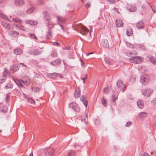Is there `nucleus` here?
Listing matches in <instances>:
<instances>
[{"instance_id":"1","label":"nucleus","mask_w":156,"mask_h":156,"mask_svg":"<svg viewBox=\"0 0 156 156\" xmlns=\"http://www.w3.org/2000/svg\"><path fill=\"white\" fill-rule=\"evenodd\" d=\"M43 14L44 18L48 22L46 26L48 27V32L46 34V37L47 39H48L52 36L53 32L52 29L54 28L55 24L51 21L50 16L47 12L44 11Z\"/></svg>"},{"instance_id":"2","label":"nucleus","mask_w":156,"mask_h":156,"mask_svg":"<svg viewBox=\"0 0 156 156\" xmlns=\"http://www.w3.org/2000/svg\"><path fill=\"white\" fill-rule=\"evenodd\" d=\"M151 81L150 76L147 74H144L142 75L140 78V82L144 86L147 85Z\"/></svg>"},{"instance_id":"3","label":"nucleus","mask_w":156,"mask_h":156,"mask_svg":"<svg viewBox=\"0 0 156 156\" xmlns=\"http://www.w3.org/2000/svg\"><path fill=\"white\" fill-rule=\"evenodd\" d=\"M56 17L57 18L58 23L61 27L62 30L64 31V28L62 25V24L64 23L65 21V19L63 17L57 16Z\"/></svg>"},{"instance_id":"4","label":"nucleus","mask_w":156,"mask_h":156,"mask_svg":"<svg viewBox=\"0 0 156 156\" xmlns=\"http://www.w3.org/2000/svg\"><path fill=\"white\" fill-rule=\"evenodd\" d=\"M69 107L76 112H79L80 111V108L75 102H72L69 104Z\"/></svg>"},{"instance_id":"5","label":"nucleus","mask_w":156,"mask_h":156,"mask_svg":"<svg viewBox=\"0 0 156 156\" xmlns=\"http://www.w3.org/2000/svg\"><path fill=\"white\" fill-rule=\"evenodd\" d=\"M100 45L101 48H108L109 47V43L107 39H103L100 41Z\"/></svg>"},{"instance_id":"6","label":"nucleus","mask_w":156,"mask_h":156,"mask_svg":"<svg viewBox=\"0 0 156 156\" xmlns=\"http://www.w3.org/2000/svg\"><path fill=\"white\" fill-rule=\"evenodd\" d=\"M153 90L151 88H147L142 90V92L143 95L147 98L149 97L153 93Z\"/></svg>"},{"instance_id":"7","label":"nucleus","mask_w":156,"mask_h":156,"mask_svg":"<svg viewBox=\"0 0 156 156\" xmlns=\"http://www.w3.org/2000/svg\"><path fill=\"white\" fill-rule=\"evenodd\" d=\"M55 152V150L52 148L46 149L45 153L46 156H53Z\"/></svg>"},{"instance_id":"8","label":"nucleus","mask_w":156,"mask_h":156,"mask_svg":"<svg viewBox=\"0 0 156 156\" xmlns=\"http://www.w3.org/2000/svg\"><path fill=\"white\" fill-rule=\"evenodd\" d=\"M129 60L131 62H134L136 64L140 63L142 61L141 58L139 56H136L134 58H129Z\"/></svg>"},{"instance_id":"9","label":"nucleus","mask_w":156,"mask_h":156,"mask_svg":"<svg viewBox=\"0 0 156 156\" xmlns=\"http://www.w3.org/2000/svg\"><path fill=\"white\" fill-rule=\"evenodd\" d=\"M79 29L80 33L83 35H86L88 32V30L87 28L83 25L80 26Z\"/></svg>"},{"instance_id":"10","label":"nucleus","mask_w":156,"mask_h":156,"mask_svg":"<svg viewBox=\"0 0 156 156\" xmlns=\"http://www.w3.org/2000/svg\"><path fill=\"white\" fill-rule=\"evenodd\" d=\"M125 54L126 56L131 58H134L137 55V53L136 51H133L132 52L127 51L125 52Z\"/></svg>"},{"instance_id":"11","label":"nucleus","mask_w":156,"mask_h":156,"mask_svg":"<svg viewBox=\"0 0 156 156\" xmlns=\"http://www.w3.org/2000/svg\"><path fill=\"white\" fill-rule=\"evenodd\" d=\"M43 51H40L39 49H36L30 51H29V53L33 55H39Z\"/></svg>"},{"instance_id":"12","label":"nucleus","mask_w":156,"mask_h":156,"mask_svg":"<svg viewBox=\"0 0 156 156\" xmlns=\"http://www.w3.org/2000/svg\"><path fill=\"white\" fill-rule=\"evenodd\" d=\"M8 73V70L6 68H5L4 69V72L3 73L2 79H0V82L1 83H2L5 81V80L6 79V75Z\"/></svg>"},{"instance_id":"13","label":"nucleus","mask_w":156,"mask_h":156,"mask_svg":"<svg viewBox=\"0 0 156 156\" xmlns=\"http://www.w3.org/2000/svg\"><path fill=\"white\" fill-rule=\"evenodd\" d=\"M136 27L139 29H141L144 28V24L143 21L140 20L136 23Z\"/></svg>"},{"instance_id":"14","label":"nucleus","mask_w":156,"mask_h":156,"mask_svg":"<svg viewBox=\"0 0 156 156\" xmlns=\"http://www.w3.org/2000/svg\"><path fill=\"white\" fill-rule=\"evenodd\" d=\"M80 95V90L79 87H77L75 90L74 96L75 98H78Z\"/></svg>"},{"instance_id":"15","label":"nucleus","mask_w":156,"mask_h":156,"mask_svg":"<svg viewBox=\"0 0 156 156\" xmlns=\"http://www.w3.org/2000/svg\"><path fill=\"white\" fill-rule=\"evenodd\" d=\"M24 0H16L15 1V5L18 6H21L24 3Z\"/></svg>"},{"instance_id":"16","label":"nucleus","mask_w":156,"mask_h":156,"mask_svg":"<svg viewBox=\"0 0 156 156\" xmlns=\"http://www.w3.org/2000/svg\"><path fill=\"white\" fill-rule=\"evenodd\" d=\"M80 100L83 102L84 106L87 107L88 104V101L86 99V97L84 95H82L81 97Z\"/></svg>"},{"instance_id":"17","label":"nucleus","mask_w":156,"mask_h":156,"mask_svg":"<svg viewBox=\"0 0 156 156\" xmlns=\"http://www.w3.org/2000/svg\"><path fill=\"white\" fill-rule=\"evenodd\" d=\"M115 23L117 26L118 27H120L123 25V22L122 20L119 19L116 20Z\"/></svg>"},{"instance_id":"18","label":"nucleus","mask_w":156,"mask_h":156,"mask_svg":"<svg viewBox=\"0 0 156 156\" xmlns=\"http://www.w3.org/2000/svg\"><path fill=\"white\" fill-rule=\"evenodd\" d=\"M22 82L27 86H28L30 84L29 79L26 77L23 79V80L22 81Z\"/></svg>"},{"instance_id":"19","label":"nucleus","mask_w":156,"mask_h":156,"mask_svg":"<svg viewBox=\"0 0 156 156\" xmlns=\"http://www.w3.org/2000/svg\"><path fill=\"white\" fill-rule=\"evenodd\" d=\"M127 8L128 9V10L131 12H134L136 9V8L135 6L132 5H128Z\"/></svg>"},{"instance_id":"20","label":"nucleus","mask_w":156,"mask_h":156,"mask_svg":"<svg viewBox=\"0 0 156 156\" xmlns=\"http://www.w3.org/2000/svg\"><path fill=\"white\" fill-rule=\"evenodd\" d=\"M61 60L60 59H57L54 61H52L50 63V64L53 66H56L59 65L61 62Z\"/></svg>"},{"instance_id":"21","label":"nucleus","mask_w":156,"mask_h":156,"mask_svg":"<svg viewBox=\"0 0 156 156\" xmlns=\"http://www.w3.org/2000/svg\"><path fill=\"white\" fill-rule=\"evenodd\" d=\"M14 53L16 55L21 54L23 52V51L20 48H17L15 49L13 51Z\"/></svg>"},{"instance_id":"22","label":"nucleus","mask_w":156,"mask_h":156,"mask_svg":"<svg viewBox=\"0 0 156 156\" xmlns=\"http://www.w3.org/2000/svg\"><path fill=\"white\" fill-rule=\"evenodd\" d=\"M13 80L17 84L19 87H23V85L21 82V81L17 79H13Z\"/></svg>"},{"instance_id":"23","label":"nucleus","mask_w":156,"mask_h":156,"mask_svg":"<svg viewBox=\"0 0 156 156\" xmlns=\"http://www.w3.org/2000/svg\"><path fill=\"white\" fill-rule=\"evenodd\" d=\"M25 23H26L29 24L33 25H35L37 24V23L36 21L32 20H27L25 21Z\"/></svg>"},{"instance_id":"24","label":"nucleus","mask_w":156,"mask_h":156,"mask_svg":"<svg viewBox=\"0 0 156 156\" xmlns=\"http://www.w3.org/2000/svg\"><path fill=\"white\" fill-rule=\"evenodd\" d=\"M126 34L128 36H131L133 34V31L131 28H128L126 31Z\"/></svg>"},{"instance_id":"25","label":"nucleus","mask_w":156,"mask_h":156,"mask_svg":"<svg viewBox=\"0 0 156 156\" xmlns=\"http://www.w3.org/2000/svg\"><path fill=\"white\" fill-rule=\"evenodd\" d=\"M2 26L8 29H10L9 24L5 21H3L2 23Z\"/></svg>"},{"instance_id":"26","label":"nucleus","mask_w":156,"mask_h":156,"mask_svg":"<svg viewBox=\"0 0 156 156\" xmlns=\"http://www.w3.org/2000/svg\"><path fill=\"white\" fill-rule=\"evenodd\" d=\"M137 104L138 107L140 108H142L144 107V104L143 101L141 100L138 101Z\"/></svg>"},{"instance_id":"27","label":"nucleus","mask_w":156,"mask_h":156,"mask_svg":"<svg viewBox=\"0 0 156 156\" xmlns=\"http://www.w3.org/2000/svg\"><path fill=\"white\" fill-rule=\"evenodd\" d=\"M117 99V97L115 95H113L112 96L110 99V102L112 104L113 103L115 102V100Z\"/></svg>"},{"instance_id":"28","label":"nucleus","mask_w":156,"mask_h":156,"mask_svg":"<svg viewBox=\"0 0 156 156\" xmlns=\"http://www.w3.org/2000/svg\"><path fill=\"white\" fill-rule=\"evenodd\" d=\"M58 73H54L53 74L50 73L48 75V76L49 77L51 78L55 79L58 76Z\"/></svg>"},{"instance_id":"29","label":"nucleus","mask_w":156,"mask_h":156,"mask_svg":"<svg viewBox=\"0 0 156 156\" xmlns=\"http://www.w3.org/2000/svg\"><path fill=\"white\" fill-rule=\"evenodd\" d=\"M12 20L14 22L19 23H21L22 22V20L18 18H13Z\"/></svg>"},{"instance_id":"30","label":"nucleus","mask_w":156,"mask_h":156,"mask_svg":"<svg viewBox=\"0 0 156 156\" xmlns=\"http://www.w3.org/2000/svg\"><path fill=\"white\" fill-rule=\"evenodd\" d=\"M17 28L21 30L25 31L26 30V28L23 26L22 25L18 26L17 24L15 25Z\"/></svg>"},{"instance_id":"31","label":"nucleus","mask_w":156,"mask_h":156,"mask_svg":"<svg viewBox=\"0 0 156 156\" xmlns=\"http://www.w3.org/2000/svg\"><path fill=\"white\" fill-rule=\"evenodd\" d=\"M88 117L87 115H86L83 117H82L81 120L82 121L85 122V124H87L88 123Z\"/></svg>"},{"instance_id":"32","label":"nucleus","mask_w":156,"mask_h":156,"mask_svg":"<svg viewBox=\"0 0 156 156\" xmlns=\"http://www.w3.org/2000/svg\"><path fill=\"white\" fill-rule=\"evenodd\" d=\"M51 56L52 57H55L57 56V53L55 50H52L51 54Z\"/></svg>"},{"instance_id":"33","label":"nucleus","mask_w":156,"mask_h":156,"mask_svg":"<svg viewBox=\"0 0 156 156\" xmlns=\"http://www.w3.org/2000/svg\"><path fill=\"white\" fill-rule=\"evenodd\" d=\"M147 116V113L145 112H140L139 115V117L141 118H143L144 117H146Z\"/></svg>"},{"instance_id":"34","label":"nucleus","mask_w":156,"mask_h":156,"mask_svg":"<svg viewBox=\"0 0 156 156\" xmlns=\"http://www.w3.org/2000/svg\"><path fill=\"white\" fill-rule=\"evenodd\" d=\"M10 34L13 37H16L19 34V33L15 31H11L10 33Z\"/></svg>"},{"instance_id":"35","label":"nucleus","mask_w":156,"mask_h":156,"mask_svg":"<svg viewBox=\"0 0 156 156\" xmlns=\"http://www.w3.org/2000/svg\"><path fill=\"white\" fill-rule=\"evenodd\" d=\"M147 4H149L146 2L144 4L142 5L141 7V10H145L146 8Z\"/></svg>"},{"instance_id":"36","label":"nucleus","mask_w":156,"mask_h":156,"mask_svg":"<svg viewBox=\"0 0 156 156\" xmlns=\"http://www.w3.org/2000/svg\"><path fill=\"white\" fill-rule=\"evenodd\" d=\"M67 156H75V152L73 151H70L68 152Z\"/></svg>"},{"instance_id":"37","label":"nucleus","mask_w":156,"mask_h":156,"mask_svg":"<svg viewBox=\"0 0 156 156\" xmlns=\"http://www.w3.org/2000/svg\"><path fill=\"white\" fill-rule=\"evenodd\" d=\"M124 85L122 82L121 80H119L117 82V86L118 87H120Z\"/></svg>"},{"instance_id":"38","label":"nucleus","mask_w":156,"mask_h":156,"mask_svg":"<svg viewBox=\"0 0 156 156\" xmlns=\"http://www.w3.org/2000/svg\"><path fill=\"white\" fill-rule=\"evenodd\" d=\"M102 103L103 105L106 107L107 105V102L106 100L104 97L102 99Z\"/></svg>"},{"instance_id":"39","label":"nucleus","mask_w":156,"mask_h":156,"mask_svg":"<svg viewBox=\"0 0 156 156\" xmlns=\"http://www.w3.org/2000/svg\"><path fill=\"white\" fill-rule=\"evenodd\" d=\"M103 92L105 94H108L110 92V90L107 87H105L104 88Z\"/></svg>"},{"instance_id":"40","label":"nucleus","mask_w":156,"mask_h":156,"mask_svg":"<svg viewBox=\"0 0 156 156\" xmlns=\"http://www.w3.org/2000/svg\"><path fill=\"white\" fill-rule=\"evenodd\" d=\"M13 85L11 83H8L5 87V88L6 89H12Z\"/></svg>"},{"instance_id":"41","label":"nucleus","mask_w":156,"mask_h":156,"mask_svg":"<svg viewBox=\"0 0 156 156\" xmlns=\"http://www.w3.org/2000/svg\"><path fill=\"white\" fill-rule=\"evenodd\" d=\"M31 89L32 91H34V92H38L40 90V88L37 87H32Z\"/></svg>"},{"instance_id":"42","label":"nucleus","mask_w":156,"mask_h":156,"mask_svg":"<svg viewBox=\"0 0 156 156\" xmlns=\"http://www.w3.org/2000/svg\"><path fill=\"white\" fill-rule=\"evenodd\" d=\"M34 9L33 8H30L26 11V13L27 14H30L33 12L34 11Z\"/></svg>"},{"instance_id":"43","label":"nucleus","mask_w":156,"mask_h":156,"mask_svg":"<svg viewBox=\"0 0 156 156\" xmlns=\"http://www.w3.org/2000/svg\"><path fill=\"white\" fill-rule=\"evenodd\" d=\"M29 35L31 37V38L35 40L37 39V37L34 34L32 33H30L29 34Z\"/></svg>"},{"instance_id":"44","label":"nucleus","mask_w":156,"mask_h":156,"mask_svg":"<svg viewBox=\"0 0 156 156\" xmlns=\"http://www.w3.org/2000/svg\"><path fill=\"white\" fill-rule=\"evenodd\" d=\"M150 59L151 61V62L153 64H155L156 62V61L155 59L153 57H151L150 58Z\"/></svg>"},{"instance_id":"45","label":"nucleus","mask_w":156,"mask_h":156,"mask_svg":"<svg viewBox=\"0 0 156 156\" xmlns=\"http://www.w3.org/2000/svg\"><path fill=\"white\" fill-rule=\"evenodd\" d=\"M126 45L127 47L132 48L134 47V45L129 42H126Z\"/></svg>"},{"instance_id":"46","label":"nucleus","mask_w":156,"mask_h":156,"mask_svg":"<svg viewBox=\"0 0 156 156\" xmlns=\"http://www.w3.org/2000/svg\"><path fill=\"white\" fill-rule=\"evenodd\" d=\"M27 101L29 102L31 104H35V101L31 98H27Z\"/></svg>"},{"instance_id":"47","label":"nucleus","mask_w":156,"mask_h":156,"mask_svg":"<svg viewBox=\"0 0 156 156\" xmlns=\"http://www.w3.org/2000/svg\"><path fill=\"white\" fill-rule=\"evenodd\" d=\"M107 2L111 4H114L116 2V0H106Z\"/></svg>"},{"instance_id":"48","label":"nucleus","mask_w":156,"mask_h":156,"mask_svg":"<svg viewBox=\"0 0 156 156\" xmlns=\"http://www.w3.org/2000/svg\"><path fill=\"white\" fill-rule=\"evenodd\" d=\"M136 80V78L134 77H131L130 78V82L132 83Z\"/></svg>"},{"instance_id":"49","label":"nucleus","mask_w":156,"mask_h":156,"mask_svg":"<svg viewBox=\"0 0 156 156\" xmlns=\"http://www.w3.org/2000/svg\"><path fill=\"white\" fill-rule=\"evenodd\" d=\"M132 124V122L130 121L128 122L126 124V127H129V126L131 125Z\"/></svg>"},{"instance_id":"50","label":"nucleus","mask_w":156,"mask_h":156,"mask_svg":"<svg viewBox=\"0 0 156 156\" xmlns=\"http://www.w3.org/2000/svg\"><path fill=\"white\" fill-rule=\"evenodd\" d=\"M60 44V43L58 42H55L52 43V45H53L58 46Z\"/></svg>"},{"instance_id":"51","label":"nucleus","mask_w":156,"mask_h":156,"mask_svg":"<svg viewBox=\"0 0 156 156\" xmlns=\"http://www.w3.org/2000/svg\"><path fill=\"white\" fill-rule=\"evenodd\" d=\"M151 8L152 10L153 11V12H156V7H152L151 6Z\"/></svg>"},{"instance_id":"52","label":"nucleus","mask_w":156,"mask_h":156,"mask_svg":"<svg viewBox=\"0 0 156 156\" xmlns=\"http://www.w3.org/2000/svg\"><path fill=\"white\" fill-rule=\"evenodd\" d=\"M151 103L153 105L156 104V98H154L151 101Z\"/></svg>"},{"instance_id":"53","label":"nucleus","mask_w":156,"mask_h":156,"mask_svg":"<svg viewBox=\"0 0 156 156\" xmlns=\"http://www.w3.org/2000/svg\"><path fill=\"white\" fill-rule=\"evenodd\" d=\"M13 67L14 68H16L15 69H13V70L15 71H16L19 69L18 66L16 65L13 66Z\"/></svg>"},{"instance_id":"54","label":"nucleus","mask_w":156,"mask_h":156,"mask_svg":"<svg viewBox=\"0 0 156 156\" xmlns=\"http://www.w3.org/2000/svg\"><path fill=\"white\" fill-rule=\"evenodd\" d=\"M63 48L64 49L66 50H69L70 49V47L68 46H65L64 48Z\"/></svg>"},{"instance_id":"55","label":"nucleus","mask_w":156,"mask_h":156,"mask_svg":"<svg viewBox=\"0 0 156 156\" xmlns=\"http://www.w3.org/2000/svg\"><path fill=\"white\" fill-rule=\"evenodd\" d=\"M87 75H85V76L84 77L82 78H81V80L83 81V83L84 84L85 83V80L87 79Z\"/></svg>"},{"instance_id":"56","label":"nucleus","mask_w":156,"mask_h":156,"mask_svg":"<svg viewBox=\"0 0 156 156\" xmlns=\"http://www.w3.org/2000/svg\"><path fill=\"white\" fill-rule=\"evenodd\" d=\"M38 3L39 4H42L44 2V0H38Z\"/></svg>"},{"instance_id":"57","label":"nucleus","mask_w":156,"mask_h":156,"mask_svg":"<svg viewBox=\"0 0 156 156\" xmlns=\"http://www.w3.org/2000/svg\"><path fill=\"white\" fill-rule=\"evenodd\" d=\"M1 17L2 18L5 19V20H8V18H7L5 15L2 14V15Z\"/></svg>"},{"instance_id":"58","label":"nucleus","mask_w":156,"mask_h":156,"mask_svg":"<svg viewBox=\"0 0 156 156\" xmlns=\"http://www.w3.org/2000/svg\"><path fill=\"white\" fill-rule=\"evenodd\" d=\"M122 89V92H124L126 90V86L124 84L123 86Z\"/></svg>"},{"instance_id":"59","label":"nucleus","mask_w":156,"mask_h":156,"mask_svg":"<svg viewBox=\"0 0 156 156\" xmlns=\"http://www.w3.org/2000/svg\"><path fill=\"white\" fill-rule=\"evenodd\" d=\"M113 9L115 12H117L118 13H119V12L118 9L115 8Z\"/></svg>"},{"instance_id":"60","label":"nucleus","mask_w":156,"mask_h":156,"mask_svg":"<svg viewBox=\"0 0 156 156\" xmlns=\"http://www.w3.org/2000/svg\"><path fill=\"white\" fill-rule=\"evenodd\" d=\"M90 3H87L86 5V7L87 8H89L90 7Z\"/></svg>"},{"instance_id":"61","label":"nucleus","mask_w":156,"mask_h":156,"mask_svg":"<svg viewBox=\"0 0 156 156\" xmlns=\"http://www.w3.org/2000/svg\"><path fill=\"white\" fill-rule=\"evenodd\" d=\"M142 156H149V155L147 153H144L142 155Z\"/></svg>"},{"instance_id":"62","label":"nucleus","mask_w":156,"mask_h":156,"mask_svg":"<svg viewBox=\"0 0 156 156\" xmlns=\"http://www.w3.org/2000/svg\"><path fill=\"white\" fill-rule=\"evenodd\" d=\"M90 27V35H91V33L92 31V27Z\"/></svg>"},{"instance_id":"63","label":"nucleus","mask_w":156,"mask_h":156,"mask_svg":"<svg viewBox=\"0 0 156 156\" xmlns=\"http://www.w3.org/2000/svg\"><path fill=\"white\" fill-rule=\"evenodd\" d=\"M20 64H21V65L25 67H27V66L26 65H25L24 63H20Z\"/></svg>"},{"instance_id":"64","label":"nucleus","mask_w":156,"mask_h":156,"mask_svg":"<svg viewBox=\"0 0 156 156\" xmlns=\"http://www.w3.org/2000/svg\"><path fill=\"white\" fill-rule=\"evenodd\" d=\"M94 53L93 52H91V53H88L86 54V56H88Z\"/></svg>"}]
</instances>
